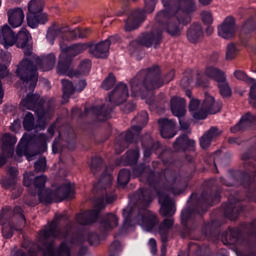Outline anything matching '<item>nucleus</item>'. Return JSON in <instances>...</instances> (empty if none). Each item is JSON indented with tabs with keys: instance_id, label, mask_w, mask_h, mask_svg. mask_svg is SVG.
<instances>
[{
	"instance_id": "f257e3e1",
	"label": "nucleus",
	"mask_w": 256,
	"mask_h": 256,
	"mask_svg": "<svg viewBox=\"0 0 256 256\" xmlns=\"http://www.w3.org/2000/svg\"><path fill=\"white\" fill-rule=\"evenodd\" d=\"M15 43L16 47L23 49L25 57L18 64L16 74L19 79L25 83L28 91H33L39 80L37 69H41V71H51V69L55 67V54L51 53L39 58L33 54L31 34H29L27 29L22 28L17 37H15L13 30H11L9 26H3L0 30V45H3L5 49H9V47H13Z\"/></svg>"
},
{
	"instance_id": "f03ea898",
	"label": "nucleus",
	"mask_w": 256,
	"mask_h": 256,
	"mask_svg": "<svg viewBox=\"0 0 256 256\" xmlns=\"http://www.w3.org/2000/svg\"><path fill=\"white\" fill-rule=\"evenodd\" d=\"M165 9L159 12L156 16L157 23L166 25L167 32L177 37L181 34V27L177 26L175 21H178L179 25H187L191 22V11H193V0H180L177 6H169L166 0H162Z\"/></svg>"
},
{
	"instance_id": "7ed1b4c3",
	"label": "nucleus",
	"mask_w": 256,
	"mask_h": 256,
	"mask_svg": "<svg viewBox=\"0 0 256 256\" xmlns=\"http://www.w3.org/2000/svg\"><path fill=\"white\" fill-rule=\"evenodd\" d=\"M33 172H26L24 174L23 183L25 187H33L32 195H38L40 203H60L64 199H71L75 195V184L66 182L60 186L56 191L45 189L47 177L44 175L36 177L33 181Z\"/></svg>"
},
{
	"instance_id": "20e7f679",
	"label": "nucleus",
	"mask_w": 256,
	"mask_h": 256,
	"mask_svg": "<svg viewBox=\"0 0 256 256\" xmlns=\"http://www.w3.org/2000/svg\"><path fill=\"white\" fill-rule=\"evenodd\" d=\"M64 218L65 216L63 214L56 215L54 220L40 231L39 243L43 244V247L46 248L45 256H71V249L75 245L73 240L63 242L57 250H55L53 242H51L53 239H66L69 237L68 233H61L59 229V223Z\"/></svg>"
},
{
	"instance_id": "39448f33",
	"label": "nucleus",
	"mask_w": 256,
	"mask_h": 256,
	"mask_svg": "<svg viewBox=\"0 0 256 256\" xmlns=\"http://www.w3.org/2000/svg\"><path fill=\"white\" fill-rule=\"evenodd\" d=\"M161 70L159 66H153L147 70L140 71L135 78L130 82L132 97H141V99H146L147 95L153 91V89H159L163 87L165 83L173 81L175 77V72L171 71L167 76L165 81L159 76Z\"/></svg>"
},
{
	"instance_id": "423d86ee",
	"label": "nucleus",
	"mask_w": 256,
	"mask_h": 256,
	"mask_svg": "<svg viewBox=\"0 0 256 256\" xmlns=\"http://www.w3.org/2000/svg\"><path fill=\"white\" fill-rule=\"evenodd\" d=\"M88 44H74L69 46L67 44L60 43V57L57 66V73L59 75H67V77H79V75H88L91 71V61L84 60L78 67V72H73V57H77L80 53L87 51Z\"/></svg>"
},
{
	"instance_id": "0eeeda50",
	"label": "nucleus",
	"mask_w": 256,
	"mask_h": 256,
	"mask_svg": "<svg viewBox=\"0 0 256 256\" xmlns=\"http://www.w3.org/2000/svg\"><path fill=\"white\" fill-rule=\"evenodd\" d=\"M21 107L24 109H30L35 111L38 120L35 124V118L33 114L27 113L24 117L23 127L25 131H32V129H45L47 125V120L53 117V108L50 107L45 110V101L43 99L39 100V95L28 94L26 98L22 99Z\"/></svg>"
},
{
	"instance_id": "6e6552de",
	"label": "nucleus",
	"mask_w": 256,
	"mask_h": 256,
	"mask_svg": "<svg viewBox=\"0 0 256 256\" xmlns=\"http://www.w3.org/2000/svg\"><path fill=\"white\" fill-rule=\"evenodd\" d=\"M139 194L140 201L144 207L138 211V215L134 219V222H136L137 225H141L142 229L145 231H155L159 220H157V216L153 214V212L147 209L149 203L153 201V194H151V191L145 189H141Z\"/></svg>"
},
{
	"instance_id": "1a4fd4ad",
	"label": "nucleus",
	"mask_w": 256,
	"mask_h": 256,
	"mask_svg": "<svg viewBox=\"0 0 256 256\" xmlns=\"http://www.w3.org/2000/svg\"><path fill=\"white\" fill-rule=\"evenodd\" d=\"M221 102L215 101L213 96L205 94L203 104L197 99H192L189 104V112L194 119H207V115H215L221 111Z\"/></svg>"
},
{
	"instance_id": "9d476101",
	"label": "nucleus",
	"mask_w": 256,
	"mask_h": 256,
	"mask_svg": "<svg viewBox=\"0 0 256 256\" xmlns=\"http://www.w3.org/2000/svg\"><path fill=\"white\" fill-rule=\"evenodd\" d=\"M48 141L49 137L45 134H39L38 136L24 134L16 149V160L19 161V158L24 155L28 161H32L33 157H35V152L33 151L35 145L39 143L46 145Z\"/></svg>"
},
{
	"instance_id": "9b49d317",
	"label": "nucleus",
	"mask_w": 256,
	"mask_h": 256,
	"mask_svg": "<svg viewBox=\"0 0 256 256\" xmlns=\"http://www.w3.org/2000/svg\"><path fill=\"white\" fill-rule=\"evenodd\" d=\"M91 35V29L89 28H76L74 30L69 31V28H59L57 26H53L48 29L46 39L53 45V41L55 39H61L60 43H63L64 45H67L65 41L67 39H75L79 37L80 39H83L85 37H89Z\"/></svg>"
},
{
	"instance_id": "f8f14e48",
	"label": "nucleus",
	"mask_w": 256,
	"mask_h": 256,
	"mask_svg": "<svg viewBox=\"0 0 256 256\" xmlns=\"http://www.w3.org/2000/svg\"><path fill=\"white\" fill-rule=\"evenodd\" d=\"M45 4L41 0H31L28 3L27 23L31 29L45 25L49 21V15L43 12Z\"/></svg>"
},
{
	"instance_id": "ddd939ff",
	"label": "nucleus",
	"mask_w": 256,
	"mask_h": 256,
	"mask_svg": "<svg viewBox=\"0 0 256 256\" xmlns=\"http://www.w3.org/2000/svg\"><path fill=\"white\" fill-rule=\"evenodd\" d=\"M114 201L115 196L113 195H106L105 198L98 199L95 203V208L78 214L76 216V221L79 225H91V223H95V221L99 219V211H101V209H105V205H107V203H113Z\"/></svg>"
},
{
	"instance_id": "4468645a",
	"label": "nucleus",
	"mask_w": 256,
	"mask_h": 256,
	"mask_svg": "<svg viewBox=\"0 0 256 256\" xmlns=\"http://www.w3.org/2000/svg\"><path fill=\"white\" fill-rule=\"evenodd\" d=\"M145 7L144 10H137L135 11L125 23L126 31H133L137 29L143 21H145V13H153L155 11V3L156 0H144Z\"/></svg>"
},
{
	"instance_id": "2eb2a0df",
	"label": "nucleus",
	"mask_w": 256,
	"mask_h": 256,
	"mask_svg": "<svg viewBox=\"0 0 256 256\" xmlns=\"http://www.w3.org/2000/svg\"><path fill=\"white\" fill-rule=\"evenodd\" d=\"M205 75L218 83V89L222 97H231V88L229 87V83H227V78L223 71L215 66H209L206 68Z\"/></svg>"
},
{
	"instance_id": "dca6fc26",
	"label": "nucleus",
	"mask_w": 256,
	"mask_h": 256,
	"mask_svg": "<svg viewBox=\"0 0 256 256\" xmlns=\"http://www.w3.org/2000/svg\"><path fill=\"white\" fill-rule=\"evenodd\" d=\"M17 144V137L11 134L2 136V153L0 154V167L7 163L8 157H13V147Z\"/></svg>"
},
{
	"instance_id": "f3484780",
	"label": "nucleus",
	"mask_w": 256,
	"mask_h": 256,
	"mask_svg": "<svg viewBox=\"0 0 256 256\" xmlns=\"http://www.w3.org/2000/svg\"><path fill=\"white\" fill-rule=\"evenodd\" d=\"M115 36L110 37L109 39L100 42L96 45H88L89 53L96 57L97 59H105L109 55V47H111V43H115Z\"/></svg>"
},
{
	"instance_id": "a211bd4d",
	"label": "nucleus",
	"mask_w": 256,
	"mask_h": 256,
	"mask_svg": "<svg viewBox=\"0 0 256 256\" xmlns=\"http://www.w3.org/2000/svg\"><path fill=\"white\" fill-rule=\"evenodd\" d=\"M237 33V26L235 25V18L228 16L218 26V35L222 39H233V36Z\"/></svg>"
},
{
	"instance_id": "6ab92c4d",
	"label": "nucleus",
	"mask_w": 256,
	"mask_h": 256,
	"mask_svg": "<svg viewBox=\"0 0 256 256\" xmlns=\"http://www.w3.org/2000/svg\"><path fill=\"white\" fill-rule=\"evenodd\" d=\"M129 99V89L123 82L117 84L115 89L109 94V102L113 105H121Z\"/></svg>"
},
{
	"instance_id": "aec40b11",
	"label": "nucleus",
	"mask_w": 256,
	"mask_h": 256,
	"mask_svg": "<svg viewBox=\"0 0 256 256\" xmlns=\"http://www.w3.org/2000/svg\"><path fill=\"white\" fill-rule=\"evenodd\" d=\"M159 203L160 207V214L163 217H170L171 215H175V202L173 199L169 198V195L165 192H159Z\"/></svg>"
},
{
	"instance_id": "412c9836",
	"label": "nucleus",
	"mask_w": 256,
	"mask_h": 256,
	"mask_svg": "<svg viewBox=\"0 0 256 256\" xmlns=\"http://www.w3.org/2000/svg\"><path fill=\"white\" fill-rule=\"evenodd\" d=\"M85 87H87V82H85V80H80L76 87H73V83L71 81L62 80L64 102H67V99H69V97H71L75 92L81 93Z\"/></svg>"
},
{
	"instance_id": "4be33fe9",
	"label": "nucleus",
	"mask_w": 256,
	"mask_h": 256,
	"mask_svg": "<svg viewBox=\"0 0 256 256\" xmlns=\"http://www.w3.org/2000/svg\"><path fill=\"white\" fill-rule=\"evenodd\" d=\"M132 177H139L140 181L153 185V181H155L157 175L155 172H151L149 167L142 164L133 169Z\"/></svg>"
},
{
	"instance_id": "5701e85b",
	"label": "nucleus",
	"mask_w": 256,
	"mask_h": 256,
	"mask_svg": "<svg viewBox=\"0 0 256 256\" xmlns=\"http://www.w3.org/2000/svg\"><path fill=\"white\" fill-rule=\"evenodd\" d=\"M11 63V54L4 52L0 55V79H3L9 75L7 65ZM3 97H5V91L3 90V84L0 81V105L3 103Z\"/></svg>"
},
{
	"instance_id": "b1692460",
	"label": "nucleus",
	"mask_w": 256,
	"mask_h": 256,
	"mask_svg": "<svg viewBox=\"0 0 256 256\" xmlns=\"http://www.w3.org/2000/svg\"><path fill=\"white\" fill-rule=\"evenodd\" d=\"M160 125V135L164 139H172L175 133V122L169 119H160L158 121Z\"/></svg>"
},
{
	"instance_id": "393cba45",
	"label": "nucleus",
	"mask_w": 256,
	"mask_h": 256,
	"mask_svg": "<svg viewBox=\"0 0 256 256\" xmlns=\"http://www.w3.org/2000/svg\"><path fill=\"white\" fill-rule=\"evenodd\" d=\"M24 19L25 14L23 13V9L14 8L8 11V23L11 25V27H21V25H23Z\"/></svg>"
},
{
	"instance_id": "a878e982",
	"label": "nucleus",
	"mask_w": 256,
	"mask_h": 256,
	"mask_svg": "<svg viewBox=\"0 0 256 256\" xmlns=\"http://www.w3.org/2000/svg\"><path fill=\"white\" fill-rule=\"evenodd\" d=\"M170 105L173 115L178 117V119H181V117L187 113V110L185 109L187 103L183 98L173 97L170 101Z\"/></svg>"
},
{
	"instance_id": "bb28decb",
	"label": "nucleus",
	"mask_w": 256,
	"mask_h": 256,
	"mask_svg": "<svg viewBox=\"0 0 256 256\" xmlns=\"http://www.w3.org/2000/svg\"><path fill=\"white\" fill-rule=\"evenodd\" d=\"M161 33V30H158L156 32L153 31L150 34H144L139 38V43L145 47H151V45L157 47L161 43Z\"/></svg>"
},
{
	"instance_id": "cd10ccee",
	"label": "nucleus",
	"mask_w": 256,
	"mask_h": 256,
	"mask_svg": "<svg viewBox=\"0 0 256 256\" xmlns=\"http://www.w3.org/2000/svg\"><path fill=\"white\" fill-rule=\"evenodd\" d=\"M255 121H256L255 115L251 113H247L242 117V119L238 124H236L234 127L231 128V132L237 133L239 131H243L244 129H248V127H251V125H253Z\"/></svg>"
},
{
	"instance_id": "c85d7f7f",
	"label": "nucleus",
	"mask_w": 256,
	"mask_h": 256,
	"mask_svg": "<svg viewBox=\"0 0 256 256\" xmlns=\"http://www.w3.org/2000/svg\"><path fill=\"white\" fill-rule=\"evenodd\" d=\"M217 135H219V130L215 127H212L208 132H206L200 138V146L202 149H207L209 145H211V141H213Z\"/></svg>"
},
{
	"instance_id": "c756f323",
	"label": "nucleus",
	"mask_w": 256,
	"mask_h": 256,
	"mask_svg": "<svg viewBox=\"0 0 256 256\" xmlns=\"http://www.w3.org/2000/svg\"><path fill=\"white\" fill-rule=\"evenodd\" d=\"M187 37L190 43H197L203 37L201 24H193L188 30Z\"/></svg>"
},
{
	"instance_id": "7c9ffc66",
	"label": "nucleus",
	"mask_w": 256,
	"mask_h": 256,
	"mask_svg": "<svg viewBox=\"0 0 256 256\" xmlns=\"http://www.w3.org/2000/svg\"><path fill=\"white\" fill-rule=\"evenodd\" d=\"M171 227H173V219L167 218L160 224L158 228V233L161 235L163 243H167V235H169V231H171Z\"/></svg>"
},
{
	"instance_id": "2f4dec72",
	"label": "nucleus",
	"mask_w": 256,
	"mask_h": 256,
	"mask_svg": "<svg viewBox=\"0 0 256 256\" xmlns=\"http://www.w3.org/2000/svg\"><path fill=\"white\" fill-rule=\"evenodd\" d=\"M189 147H195V141L189 139L187 135H182L179 138L176 139L174 143L175 149H189Z\"/></svg>"
},
{
	"instance_id": "473e14b6",
	"label": "nucleus",
	"mask_w": 256,
	"mask_h": 256,
	"mask_svg": "<svg viewBox=\"0 0 256 256\" xmlns=\"http://www.w3.org/2000/svg\"><path fill=\"white\" fill-rule=\"evenodd\" d=\"M117 225H119V220L114 214H108L102 221V227L105 231H111V229H114Z\"/></svg>"
},
{
	"instance_id": "72a5a7b5",
	"label": "nucleus",
	"mask_w": 256,
	"mask_h": 256,
	"mask_svg": "<svg viewBox=\"0 0 256 256\" xmlns=\"http://www.w3.org/2000/svg\"><path fill=\"white\" fill-rule=\"evenodd\" d=\"M142 129L143 127L141 126H132V128L125 134V141H127L128 143L133 142L135 137L139 136V133H141Z\"/></svg>"
},
{
	"instance_id": "f704fd0d",
	"label": "nucleus",
	"mask_w": 256,
	"mask_h": 256,
	"mask_svg": "<svg viewBox=\"0 0 256 256\" xmlns=\"http://www.w3.org/2000/svg\"><path fill=\"white\" fill-rule=\"evenodd\" d=\"M124 217V228L129 229L131 227V223H133V209L131 207H127L123 210Z\"/></svg>"
},
{
	"instance_id": "c9c22d12",
	"label": "nucleus",
	"mask_w": 256,
	"mask_h": 256,
	"mask_svg": "<svg viewBox=\"0 0 256 256\" xmlns=\"http://www.w3.org/2000/svg\"><path fill=\"white\" fill-rule=\"evenodd\" d=\"M129 179H131V172L125 169L121 170L118 174V185L125 187L129 183Z\"/></svg>"
},
{
	"instance_id": "e433bc0d",
	"label": "nucleus",
	"mask_w": 256,
	"mask_h": 256,
	"mask_svg": "<svg viewBox=\"0 0 256 256\" xmlns=\"http://www.w3.org/2000/svg\"><path fill=\"white\" fill-rule=\"evenodd\" d=\"M248 85H250L249 102L256 109V81L254 79L249 80Z\"/></svg>"
},
{
	"instance_id": "4c0bfd02",
	"label": "nucleus",
	"mask_w": 256,
	"mask_h": 256,
	"mask_svg": "<svg viewBox=\"0 0 256 256\" xmlns=\"http://www.w3.org/2000/svg\"><path fill=\"white\" fill-rule=\"evenodd\" d=\"M138 160H139V149L136 148L135 150H130L127 152L126 161L129 165H133L137 163Z\"/></svg>"
},
{
	"instance_id": "58836bf2",
	"label": "nucleus",
	"mask_w": 256,
	"mask_h": 256,
	"mask_svg": "<svg viewBox=\"0 0 256 256\" xmlns=\"http://www.w3.org/2000/svg\"><path fill=\"white\" fill-rule=\"evenodd\" d=\"M169 191L173 193V195H181L183 191H185V188L181 185V182H177V180H173L170 184Z\"/></svg>"
},
{
	"instance_id": "ea45409f",
	"label": "nucleus",
	"mask_w": 256,
	"mask_h": 256,
	"mask_svg": "<svg viewBox=\"0 0 256 256\" xmlns=\"http://www.w3.org/2000/svg\"><path fill=\"white\" fill-rule=\"evenodd\" d=\"M115 81V76L113 74H109L108 77L102 82V89L109 91V89L115 85Z\"/></svg>"
},
{
	"instance_id": "a19ab883",
	"label": "nucleus",
	"mask_w": 256,
	"mask_h": 256,
	"mask_svg": "<svg viewBox=\"0 0 256 256\" xmlns=\"http://www.w3.org/2000/svg\"><path fill=\"white\" fill-rule=\"evenodd\" d=\"M235 57H237V47L235 44H229L226 51V59L227 61H233Z\"/></svg>"
},
{
	"instance_id": "79ce46f5",
	"label": "nucleus",
	"mask_w": 256,
	"mask_h": 256,
	"mask_svg": "<svg viewBox=\"0 0 256 256\" xmlns=\"http://www.w3.org/2000/svg\"><path fill=\"white\" fill-rule=\"evenodd\" d=\"M142 146L144 147V157L145 159H148V157H151L152 151H155V149H159L161 147V144L159 142H156L153 144L152 148H148L147 144H145V141H142Z\"/></svg>"
},
{
	"instance_id": "37998d69",
	"label": "nucleus",
	"mask_w": 256,
	"mask_h": 256,
	"mask_svg": "<svg viewBox=\"0 0 256 256\" xmlns=\"http://www.w3.org/2000/svg\"><path fill=\"white\" fill-rule=\"evenodd\" d=\"M15 228H13V226H11L10 224H3L2 226V234L3 237H5V239H11L13 237V230Z\"/></svg>"
},
{
	"instance_id": "c03bdc74",
	"label": "nucleus",
	"mask_w": 256,
	"mask_h": 256,
	"mask_svg": "<svg viewBox=\"0 0 256 256\" xmlns=\"http://www.w3.org/2000/svg\"><path fill=\"white\" fill-rule=\"evenodd\" d=\"M201 19L204 25H211L213 23V14L209 11H203L201 13Z\"/></svg>"
},
{
	"instance_id": "a18cd8bd",
	"label": "nucleus",
	"mask_w": 256,
	"mask_h": 256,
	"mask_svg": "<svg viewBox=\"0 0 256 256\" xmlns=\"http://www.w3.org/2000/svg\"><path fill=\"white\" fill-rule=\"evenodd\" d=\"M47 167V160L45 158H40L34 165L35 171L43 172Z\"/></svg>"
},
{
	"instance_id": "49530a36",
	"label": "nucleus",
	"mask_w": 256,
	"mask_h": 256,
	"mask_svg": "<svg viewBox=\"0 0 256 256\" xmlns=\"http://www.w3.org/2000/svg\"><path fill=\"white\" fill-rule=\"evenodd\" d=\"M234 77H236V79H238L239 81H245L248 84L250 80H253L252 78L247 77V74H245V72L243 71H236L234 73Z\"/></svg>"
},
{
	"instance_id": "de8ad7c7",
	"label": "nucleus",
	"mask_w": 256,
	"mask_h": 256,
	"mask_svg": "<svg viewBox=\"0 0 256 256\" xmlns=\"http://www.w3.org/2000/svg\"><path fill=\"white\" fill-rule=\"evenodd\" d=\"M148 245L152 255H157V241L151 238L148 242Z\"/></svg>"
},
{
	"instance_id": "09e8293b",
	"label": "nucleus",
	"mask_w": 256,
	"mask_h": 256,
	"mask_svg": "<svg viewBox=\"0 0 256 256\" xmlns=\"http://www.w3.org/2000/svg\"><path fill=\"white\" fill-rule=\"evenodd\" d=\"M21 130V120H14V122L10 126V131L14 133H18Z\"/></svg>"
},
{
	"instance_id": "8fccbe9b",
	"label": "nucleus",
	"mask_w": 256,
	"mask_h": 256,
	"mask_svg": "<svg viewBox=\"0 0 256 256\" xmlns=\"http://www.w3.org/2000/svg\"><path fill=\"white\" fill-rule=\"evenodd\" d=\"M110 251L112 253H117V251H121V242L114 241L110 246Z\"/></svg>"
},
{
	"instance_id": "3c124183",
	"label": "nucleus",
	"mask_w": 256,
	"mask_h": 256,
	"mask_svg": "<svg viewBox=\"0 0 256 256\" xmlns=\"http://www.w3.org/2000/svg\"><path fill=\"white\" fill-rule=\"evenodd\" d=\"M92 113H94L95 115H98V117H101V115H105L103 113V107L100 108H92L91 109Z\"/></svg>"
},
{
	"instance_id": "603ef678",
	"label": "nucleus",
	"mask_w": 256,
	"mask_h": 256,
	"mask_svg": "<svg viewBox=\"0 0 256 256\" xmlns=\"http://www.w3.org/2000/svg\"><path fill=\"white\" fill-rule=\"evenodd\" d=\"M53 153H59V139H55L52 145Z\"/></svg>"
},
{
	"instance_id": "864d4df0",
	"label": "nucleus",
	"mask_w": 256,
	"mask_h": 256,
	"mask_svg": "<svg viewBox=\"0 0 256 256\" xmlns=\"http://www.w3.org/2000/svg\"><path fill=\"white\" fill-rule=\"evenodd\" d=\"M8 174L10 175V177H12V179H15V177H17L18 175V171L16 168H10L8 169Z\"/></svg>"
},
{
	"instance_id": "5fc2aeb1",
	"label": "nucleus",
	"mask_w": 256,
	"mask_h": 256,
	"mask_svg": "<svg viewBox=\"0 0 256 256\" xmlns=\"http://www.w3.org/2000/svg\"><path fill=\"white\" fill-rule=\"evenodd\" d=\"M10 214H11V208H9V207L4 208L2 211V214L0 215V219H3L5 217H7V215H10Z\"/></svg>"
},
{
	"instance_id": "6e6d98bb",
	"label": "nucleus",
	"mask_w": 256,
	"mask_h": 256,
	"mask_svg": "<svg viewBox=\"0 0 256 256\" xmlns=\"http://www.w3.org/2000/svg\"><path fill=\"white\" fill-rule=\"evenodd\" d=\"M13 213L14 215H20L22 219H25L23 216V209L21 207H15Z\"/></svg>"
},
{
	"instance_id": "4d7b16f0",
	"label": "nucleus",
	"mask_w": 256,
	"mask_h": 256,
	"mask_svg": "<svg viewBox=\"0 0 256 256\" xmlns=\"http://www.w3.org/2000/svg\"><path fill=\"white\" fill-rule=\"evenodd\" d=\"M187 215H189V211L183 210V211H182V214H181V218H182L183 223H186V221H187Z\"/></svg>"
},
{
	"instance_id": "13d9d810",
	"label": "nucleus",
	"mask_w": 256,
	"mask_h": 256,
	"mask_svg": "<svg viewBox=\"0 0 256 256\" xmlns=\"http://www.w3.org/2000/svg\"><path fill=\"white\" fill-rule=\"evenodd\" d=\"M181 129H189V124L179 119Z\"/></svg>"
},
{
	"instance_id": "bf43d9fd",
	"label": "nucleus",
	"mask_w": 256,
	"mask_h": 256,
	"mask_svg": "<svg viewBox=\"0 0 256 256\" xmlns=\"http://www.w3.org/2000/svg\"><path fill=\"white\" fill-rule=\"evenodd\" d=\"M167 253V245L164 243L161 248V256H165Z\"/></svg>"
},
{
	"instance_id": "052dcab7",
	"label": "nucleus",
	"mask_w": 256,
	"mask_h": 256,
	"mask_svg": "<svg viewBox=\"0 0 256 256\" xmlns=\"http://www.w3.org/2000/svg\"><path fill=\"white\" fill-rule=\"evenodd\" d=\"M213 31H214L213 26H211V24L208 25V27H207V29H206L207 35L213 34Z\"/></svg>"
},
{
	"instance_id": "680f3d73",
	"label": "nucleus",
	"mask_w": 256,
	"mask_h": 256,
	"mask_svg": "<svg viewBox=\"0 0 256 256\" xmlns=\"http://www.w3.org/2000/svg\"><path fill=\"white\" fill-rule=\"evenodd\" d=\"M48 133H49L50 137H53V133H55V125H52V126L48 129Z\"/></svg>"
},
{
	"instance_id": "e2e57ef3",
	"label": "nucleus",
	"mask_w": 256,
	"mask_h": 256,
	"mask_svg": "<svg viewBox=\"0 0 256 256\" xmlns=\"http://www.w3.org/2000/svg\"><path fill=\"white\" fill-rule=\"evenodd\" d=\"M141 117H143V121H144V123H146V122H147V119H148V114H147V112H142V113H141Z\"/></svg>"
},
{
	"instance_id": "0e129e2a",
	"label": "nucleus",
	"mask_w": 256,
	"mask_h": 256,
	"mask_svg": "<svg viewBox=\"0 0 256 256\" xmlns=\"http://www.w3.org/2000/svg\"><path fill=\"white\" fill-rule=\"evenodd\" d=\"M12 256H28L27 254L23 253L21 250L13 254Z\"/></svg>"
},
{
	"instance_id": "69168bd1",
	"label": "nucleus",
	"mask_w": 256,
	"mask_h": 256,
	"mask_svg": "<svg viewBox=\"0 0 256 256\" xmlns=\"http://www.w3.org/2000/svg\"><path fill=\"white\" fill-rule=\"evenodd\" d=\"M2 185L5 187V189H9V187H11V184L7 183L6 180H2Z\"/></svg>"
},
{
	"instance_id": "338daca9",
	"label": "nucleus",
	"mask_w": 256,
	"mask_h": 256,
	"mask_svg": "<svg viewBox=\"0 0 256 256\" xmlns=\"http://www.w3.org/2000/svg\"><path fill=\"white\" fill-rule=\"evenodd\" d=\"M212 0H199V2L201 3V5H209V3H211Z\"/></svg>"
},
{
	"instance_id": "774afa93",
	"label": "nucleus",
	"mask_w": 256,
	"mask_h": 256,
	"mask_svg": "<svg viewBox=\"0 0 256 256\" xmlns=\"http://www.w3.org/2000/svg\"><path fill=\"white\" fill-rule=\"evenodd\" d=\"M135 109V104H129V107L125 111H133Z\"/></svg>"
}]
</instances>
